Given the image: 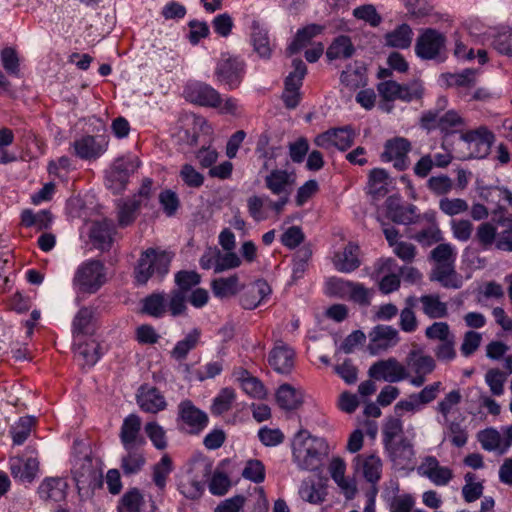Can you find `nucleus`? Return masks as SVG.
I'll list each match as a JSON object with an SVG mask.
<instances>
[{
  "label": "nucleus",
  "mask_w": 512,
  "mask_h": 512,
  "mask_svg": "<svg viewBox=\"0 0 512 512\" xmlns=\"http://www.w3.org/2000/svg\"><path fill=\"white\" fill-rule=\"evenodd\" d=\"M171 472V458L168 455H164L153 467V482L160 490H163L166 487V480Z\"/></svg>",
  "instance_id": "60"
},
{
  "label": "nucleus",
  "mask_w": 512,
  "mask_h": 512,
  "mask_svg": "<svg viewBox=\"0 0 512 512\" xmlns=\"http://www.w3.org/2000/svg\"><path fill=\"white\" fill-rule=\"evenodd\" d=\"M68 484L64 478L49 477L38 487V494L44 501L60 502L67 496Z\"/></svg>",
  "instance_id": "25"
},
{
  "label": "nucleus",
  "mask_w": 512,
  "mask_h": 512,
  "mask_svg": "<svg viewBox=\"0 0 512 512\" xmlns=\"http://www.w3.org/2000/svg\"><path fill=\"white\" fill-rule=\"evenodd\" d=\"M141 425V418L136 414H129L124 418L119 433L123 448L145 446L146 440L141 435Z\"/></svg>",
  "instance_id": "19"
},
{
  "label": "nucleus",
  "mask_w": 512,
  "mask_h": 512,
  "mask_svg": "<svg viewBox=\"0 0 512 512\" xmlns=\"http://www.w3.org/2000/svg\"><path fill=\"white\" fill-rule=\"evenodd\" d=\"M446 38L436 29L427 28L418 36L415 53L422 60L437 59L445 48Z\"/></svg>",
  "instance_id": "11"
},
{
  "label": "nucleus",
  "mask_w": 512,
  "mask_h": 512,
  "mask_svg": "<svg viewBox=\"0 0 512 512\" xmlns=\"http://www.w3.org/2000/svg\"><path fill=\"white\" fill-rule=\"evenodd\" d=\"M201 276L196 271L181 270L175 274V290L187 295L192 288L199 285Z\"/></svg>",
  "instance_id": "52"
},
{
  "label": "nucleus",
  "mask_w": 512,
  "mask_h": 512,
  "mask_svg": "<svg viewBox=\"0 0 512 512\" xmlns=\"http://www.w3.org/2000/svg\"><path fill=\"white\" fill-rule=\"evenodd\" d=\"M369 338L368 350L372 355H377L399 342L398 331L389 325L375 326L369 333Z\"/></svg>",
  "instance_id": "15"
},
{
  "label": "nucleus",
  "mask_w": 512,
  "mask_h": 512,
  "mask_svg": "<svg viewBox=\"0 0 512 512\" xmlns=\"http://www.w3.org/2000/svg\"><path fill=\"white\" fill-rule=\"evenodd\" d=\"M398 486L395 487L393 492H388L383 495L388 504L390 512H411L415 501L410 494L397 495Z\"/></svg>",
  "instance_id": "45"
},
{
  "label": "nucleus",
  "mask_w": 512,
  "mask_h": 512,
  "mask_svg": "<svg viewBox=\"0 0 512 512\" xmlns=\"http://www.w3.org/2000/svg\"><path fill=\"white\" fill-rule=\"evenodd\" d=\"M185 98L204 107H219L222 99L220 93L212 86L203 82L188 83L184 89Z\"/></svg>",
  "instance_id": "13"
},
{
  "label": "nucleus",
  "mask_w": 512,
  "mask_h": 512,
  "mask_svg": "<svg viewBox=\"0 0 512 512\" xmlns=\"http://www.w3.org/2000/svg\"><path fill=\"white\" fill-rule=\"evenodd\" d=\"M357 465H361L364 478L371 484H376L381 477L382 462L374 454L361 460V456L356 458Z\"/></svg>",
  "instance_id": "44"
},
{
  "label": "nucleus",
  "mask_w": 512,
  "mask_h": 512,
  "mask_svg": "<svg viewBox=\"0 0 512 512\" xmlns=\"http://www.w3.org/2000/svg\"><path fill=\"white\" fill-rule=\"evenodd\" d=\"M325 30V26L320 24H309L301 29H299L294 37V40L289 44L287 48V52L290 55L298 53L308 44H310L311 40L322 34Z\"/></svg>",
  "instance_id": "32"
},
{
  "label": "nucleus",
  "mask_w": 512,
  "mask_h": 512,
  "mask_svg": "<svg viewBox=\"0 0 512 512\" xmlns=\"http://www.w3.org/2000/svg\"><path fill=\"white\" fill-rule=\"evenodd\" d=\"M10 473L14 479L21 482H32L39 470V461L36 457L14 456L9 459Z\"/></svg>",
  "instance_id": "23"
},
{
  "label": "nucleus",
  "mask_w": 512,
  "mask_h": 512,
  "mask_svg": "<svg viewBox=\"0 0 512 512\" xmlns=\"http://www.w3.org/2000/svg\"><path fill=\"white\" fill-rule=\"evenodd\" d=\"M411 149V142L407 138L396 136L386 140L380 159L384 163L391 162L396 170L404 171L410 165L408 154Z\"/></svg>",
  "instance_id": "9"
},
{
  "label": "nucleus",
  "mask_w": 512,
  "mask_h": 512,
  "mask_svg": "<svg viewBox=\"0 0 512 512\" xmlns=\"http://www.w3.org/2000/svg\"><path fill=\"white\" fill-rule=\"evenodd\" d=\"M386 215L396 224L408 225L415 223L419 216L413 204L402 205L397 196H389L385 201Z\"/></svg>",
  "instance_id": "17"
},
{
  "label": "nucleus",
  "mask_w": 512,
  "mask_h": 512,
  "mask_svg": "<svg viewBox=\"0 0 512 512\" xmlns=\"http://www.w3.org/2000/svg\"><path fill=\"white\" fill-rule=\"evenodd\" d=\"M423 313L430 319L445 318L448 315L447 303L440 300L439 295H422L419 298Z\"/></svg>",
  "instance_id": "40"
},
{
  "label": "nucleus",
  "mask_w": 512,
  "mask_h": 512,
  "mask_svg": "<svg viewBox=\"0 0 512 512\" xmlns=\"http://www.w3.org/2000/svg\"><path fill=\"white\" fill-rule=\"evenodd\" d=\"M211 288L214 295L218 298H227L235 295L239 291V278L232 275L227 278H217L211 282Z\"/></svg>",
  "instance_id": "46"
},
{
  "label": "nucleus",
  "mask_w": 512,
  "mask_h": 512,
  "mask_svg": "<svg viewBox=\"0 0 512 512\" xmlns=\"http://www.w3.org/2000/svg\"><path fill=\"white\" fill-rule=\"evenodd\" d=\"M440 211L450 217L466 213L469 210L468 202L462 198L443 197L439 200Z\"/></svg>",
  "instance_id": "58"
},
{
  "label": "nucleus",
  "mask_w": 512,
  "mask_h": 512,
  "mask_svg": "<svg viewBox=\"0 0 512 512\" xmlns=\"http://www.w3.org/2000/svg\"><path fill=\"white\" fill-rule=\"evenodd\" d=\"M201 338V330L193 328L184 339L178 341L170 352V356L177 362L184 361L189 352L197 347Z\"/></svg>",
  "instance_id": "35"
},
{
  "label": "nucleus",
  "mask_w": 512,
  "mask_h": 512,
  "mask_svg": "<svg viewBox=\"0 0 512 512\" xmlns=\"http://www.w3.org/2000/svg\"><path fill=\"white\" fill-rule=\"evenodd\" d=\"M144 446L124 448L121 458V469L126 476L138 474L146 464Z\"/></svg>",
  "instance_id": "28"
},
{
  "label": "nucleus",
  "mask_w": 512,
  "mask_h": 512,
  "mask_svg": "<svg viewBox=\"0 0 512 512\" xmlns=\"http://www.w3.org/2000/svg\"><path fill=\"white\" fill-rule=\"evenodd\" d=\"M144 430L156 449L164 450L167 447L166 432L156 421L146 423Z\"/></svg>",
  "instance_id": "63"
},
{
  "label": "nucleus",
  "mask_w": 512,
  "mask_h": 512,
  "mask_svg": "<svg viewBox=\"0 0 512 512\" xmlns=\"http://www.w3.org/2000/svg\"><path fill=\"white\" fill-rule=\"evenodd\" d=\"M75 359L82 368H92L101 358V345L95 340L78 343L74 350Z\"/></svg>",
  "instance_id": "26"
},
{
  "label": "nucleus",
  "mask_w": 512,
  "mask_h": 512,
  "mask_svg": "<svg viewBox=\"0 0 512 512\" xmlns=\"http://www.w3.org/2000/svg\"><path fill=\"white\" fill-rule=\"evenodd\" d=\"M460 138L468 144L470 155L473 158L481 159L489 154L495 137L486 127H479L476 130L462 133Z\"/></svg>",
  "instance_id": "14"
},
{
  "label": "nucleus",
  "mask_w": 512,
  "mask_h": 512,
  "mask_svg": "<svg viewBox=\"0 0 512 512\" xmlns=\"http://www.w3.org/2000/svg\"><path fill=\"white\" fill-rule=\"evenodd\" d=\"M478 440L481 443L483 449L487 451H497L498 454H505L509 447L510 442H505L502 445V436L495 429H486L478 434Z\"/></svg>",
  "instance_id": "42"
},
{
  "label": "nucleus",
  "mask_w": 512,
  "mask_h": 512,
  "mask_svg": "<svg viewBox=\"0 0 512 512\" xmlns=\"http://www.w3.org/2000/svg\"><path fill=\"white\" fill-rule=\"evenodd\" d=\"M278 405L287 411L296 410L303 403V393L290 384H282L276 392Z\"/></svg>",
  "instance_id": "34"
},
{
  "label": "nucleus",
  "mask_w": 512,
  "mask_h": 512,
  "mask_svg": "<svg viewBox=\"0 0 512 512\" xmlns=\"http://www.w3.org/2000/svg\"><path fill=\"white\" fill-rule=\"evenodd\" d=\"M141 206V201L135 195L133 198L118 203V220L121 226L131 224L136 217V212Z\"/></svg>",
  "instance_id": "49"
},
{
  "label": "nucleus",
  "mask_w": 512,
  "mask_h": 512,
  "mask_svg": "<svg viewBox=\"0 0 512 512\" xmlns=\"http://www.w3.org/2000/svg\"><path fill=\"white\" fill-rule=\"evenodd\" d=\"M403 435V423L399 418H388L382 428L383 445L384 447L392 444L397 437Z\"/></svg>",
  "instance_id": "62"
},
{
  "label": "nucleus",
  "mask_w": 512,
  "mask_h": 512,
  "mask_svg": "<svg viewBox=\"0 0 512 512\" xmlns=\"http://www.w3.org/2000/svg\"><path fill=\"white\" fill-rule=\"evenodd\" d=\"M34 423V417L24 416L11 428L12 440L15 445H21L27 440Z\"/></svg>",
  "instance_id": "57"
},
{
  "label": "nucleus",
  "mask_w": 512,
  "mask_h": 512,
  "mask_svg": "<svg viewBox=\"0 0 512 512\" xmlns=\"http://www.w3.org/2000/svg\"><path fill=\"white\" fill-rule=\"evenodd\" d=\"M265 187L274 195H290L294 185V175L283 169H272L264 177Z\"/></svg>",
  "instance_id": "24"
},
{
  "label": "nucleus",
  "mask_w": 512,
  "mask_h": 512,
  "mask_svg": "<svg viewBox=\"0 0 512 512\" xmlns=\"http://www.w3.org/2000/svg\"><path fill=\"white\" fill-rule=\"evenodd\" d=\"M251 29V42L254 51L261 58L268 59L271 56L272 49L267 30L262 28L257 21H253Z\"/></svg>",
  "instance_id": "41"
},
{
  "label": "nucleus",
  "mask_w": 512,
  "mask_h": 512,
  "mask_svg": "<svg viewBox=\"0 0 512 512\" xmlns=\"http://www.w3.org/2000/svg\"><path fill=\"white\" fill-rule=\"evenodd\" d=\"M94 310L91 307H82L76 313L72 322V334L74 338L91 334L93 325Z\"/></svg>",
  "instance_id": "38"
},
{
  "label": "nucleus",
  "mask_w": 512,
  "mask_h": 512,
  "mask_svg": "<svg viewBox=\"0 0 512 512\" xmlns=\"http://www.w3.org/2000/svg\"><path fill=\"white\" fill-rule=\"evenodd\" d=\"M236 400L235 390L231 387H225L220 390L217 396L213 399L211 405V412L214 415H222L232 408V404Z\"/></svg>",
  "instance_id": "48"
},
{
  "label": "nucleus",
  "mask_w": 512,
  "mask_h": 512,
  "mask_svg": "<svg viewBox=\"0 0 512 512\" xmlns=\"http://www.w3.org/2000/svg\"><path fill=\"white\" fill-rule=\"evenodd\" d=\"M255 154L257 159L261 161V167L259 169V174H261L264 171L277 169L276 159L283 154V148L281 146L270 145L269 135L263 133L257 140Z\"/></svg>",
  "instance_id": "20"
},
{
  "label": "nucleus",
  "mask_w": 512,
  "mask_h": 512,
  "mask_svg": "<svg viewBox=\"0 0 512 512\" xmlns=\"http://www.w3.org/2000/svg\"><path fill=\"white\" fill-rule=\"evenodd\" d=\"M142 313L161 318L167 312V297L164 292L152 293L142 300Z\"/></svg>",
  "instance_id": "39"
},
{
  "label": "nucleus",
  "mask_w": 512,
  "mask_h": 512,
  "mask_svg": "<svg viewBox=\"0 0 512 512\" xmlns=\"http://www.w3.org/2000/svg\"><path fill=\"white\" fill-rule=\"evenodd\" d=\"M355 132L351 126L331 128L314 139V144L323 149L337 148L340 151L348 150L354 143Z\"/></svg>",
  "instance_id": "12"
},
{
  "label": "nucleus",
  "mask_w": 512,
  "mask_h": 512,
  "mask_svg": "<svg viewBox=\"0 0 512 512\" xmlns=\"http://www.w3.org/2000/svg\"><path fill=\"white\" fill-rule=\"evenodd\" d=\"M106 282L104 264L99 260L90 259L83 262L75 271L72 284L80 293L94 294Z\"/></svg>",
  "instance_id": "3"
},
{
  "label": "nucleus",
  "mask_w": 512,
  "mask_h": 512,
  "mask_svg": "<svg viewBox=\"0 0 512 512\" xmlns=\"http://www.w3.org/2000/svg\"><path fill=\"white\" fill-rule=\"evenodd\" d=\"M113 233L114 224L112 221L104 219L93 223L90 238L97 248L104 251L111 247Z\"/></svg>",
  "instance_id": "31"
},
{
  "label": "nucleus",
  "mask_w": 512,
  "mask_h": 512,
  "mask_svg": "<svg viewBox=\"0 0 512 512\" xmlns=\"http://www.w3.org/2000/svg\"><path fill=\"white\" fill-rule=\"evenodd\" d=\"M74 153L83 160L99 158L107 148V141L103 136L86 135L73 142Z\"/></svg>",
  "instance_id": "18"
},
{
  "label": "nucleus",
  "mask_w": 512,
  "mask_h": 512,
  "mask_svg": "<svg viewBox=\"0 0 512 512\" xmlns=\"http://www.w3.org/2000/svg\"><path fill=\"white\" fill-rule=\"evenodd\" d=\"M431 281H437L444 288L459 289L463 285L462 276L455 270V264L434 267L430 275Z\"/></svg>",
  "instance_id": "30"
},
{
  "label": "nucleus",
  "mask_w": 512,
  "mask_h": 512,
  "mask_svg": "<svg viewBox=\"0 0 512 512\" xmlns=\"http://www.w3.org/2000/svg\"><path fill=\"white\" fill-rule=\"evenodd\" d=\"M328 454L324 438L311 435L306 429L299 430L292 439L293 462L300 470H317Z\"/></svg>",
  "instance_id": "1"
},
{
  "label": "nucleus",
  "mask_w": 512,
  "mask_h": 512,
  "mask_svg": "<svg viewBox=\"0 0 512 512\" xmlns=\"http://www.w3.org/2000/svg\"><path fill=\"white\" fill-rule=\"evenodd\" d=\"M140 161L134 155H126L115 159L106 171L105 185L113 194L123 192L129 182V178L139 168Z\"/></svg>",
  "instance_id": "5"
},
{
  "label": "nucleus",
  "mask_w": 512,
  "mask_h": 512,
  "mask_svg": "<svg viewBox=\"0 0 512 512\" xmlns=\"http://www.w3.org/2000/svg\"><path fill=\"white\" fill-rule=\"evenodd\" d=\"M71 464V473L79 491L98 486L101 475L93 464L92 449L84 441H74Z\"/></svg>",
  "instance_id": "2"
},
{
  "label": "nucleus",
  "mask_w": 512,
  "mask_h": 512,
  "mask_svg": "<svg viewBox=\"0 0 512 512\" xmlns=\"http://www.w3.org/2000/svg\"><path fill=\"white\" fill-rule=\"evenodd\" d=\"M244 73V61L230 54H222L215 68L217 81L227 85L229 89H235L240 85Z\"/></svg>",
  "instance_id": "8"
},
{
  "label": "nucleus",
  "mask_w": 512,
  "mask_h": 512,
  "mask_svg": "<svg viewBox=\"0 0 512 512\" xmlns=\"http://www.w3.org/2000/svg\"><path fill=\"white\" fill-rule=\"evenodd\" d=\"M385 45L392 48L407 49L410 47L413 39L412 28L403 23L384 36Z\"/></svg>",
  "instance_id": "36"
},
{
  "label": "nucleus",
  "mask_w": 512,
  "mask_h": 512,
  "mask_svg": "<svg viewBox=\"0 0 512 512\" xmlns=\"http://www.w3.org/2000/svg\"><path fill=\"white\" fill-rule=\"evenodd\" d=\"M295 352L284 342H278L270 351L268 362L279 374L288 375L294 368Z\"/></svg>",
  "instance_id": "21"
},
{
  "label": "nucleus",
  "mask_w": 512,
  "mask_h": 512,
  "mask_svg": "<svg viewBox=\"0 0 512 512\" xmlns=\"http://www.w3.org/2000/svg\"><path fill=\"white\" fill-rule=\"evenodd\" d=\"M154 502L145 496L138 488H131L120 498L117 510L118 512H153L155 510Z\"/></svg>",
  "instance_id": "22"
},
{
  "label": "nucleus",
  "mask_w": 512,
  "mask_h": 512,
  "mask_svg": "<svg viewBox=\"0 0 512 512\" xmlns=\"http://www.w3.org/2000/svg\"><path fill=\"white\" fill-rule=\"evenodd\" d=\"M209 423L207 413L185 399L177 406L176 424L180 432L189 435H199Z\"/></svg>",
  "instance_id": "6"
},
{
  "label": "nucleus",
  "mask_w": 512,
  "mask_h": 512,
  "mask_svg": "<svg viewBox=\"0 0 512 512\" xmlns=\"http://www.w3.org/2000/svg\"><path fill=\"white\" fill-rule=\"evenodd\" d=\"M497 225L503 229L498 232L496 248L512 252V216L499 218Z\"/></svg>",
  "instance_id": "50"
},
{
  "label": "nucleus",
  "mask_w": 512,
  "mask_h": 512,
  "mask_svg": "<svg viewBox=\"0 0 512 512\" xmlns=\"http://www.w3.org/2000/svg\"><path fill=\"white\" fill-rule=\"evenodd\" d=\"M391 183L388 172L383 168H374L368 175V192L375 198L384 197Z\"/></svg>",
  "instance_id": "37"
},
{
  "label": "nucleus",
  "mask_w": 512,
  "mask_h": 512,
  "mask_svg": "<svg viewBox=\"0 0 512 512\" xmlns=\"http://www.w3.org/2000/svg\"><path fill=\"white\" fill-rule=\"evenodd\" d=\"M269 197L253 195L247 199V209L250 217L255 222H261L268 218L266 206Z\"/></svg>",
  "instance_id": "54"
},
{
  "label": "nucleus",
  "mask_w": 512,
  "mask_h": 512,
  "mask_svg": "<svg viewBox=\"0 0 512 512\" xmlns=\"http://www.w3.org/2000/svg\"><path fill=\"white\" fill-rule=\"evenodd\" d=\"M158 199L162 210L167 217H173L181 206L177 193L171 189L161 191Z\"/></svg>",
  "instance_id": "61"
},
{
  "label": "nucleus",
  "mask_w": 512,
  "mask_h": 512,
  "mask_svg": "<svg viewBox=\"0 0 512 512\" xmlns=\"http://www.w3.org/2000/svg\"><path fill=\"white\" fill-rule=\"evenodd\" d=\"M406 364L415 374H430L436 367L433 357L424 354L420 349H413L408 353Z\"/></svg>",
  "instance_id": "33"
},
{
  "label": "nucleus",
  "mask_w": 512,
  "mask_h": 512,
  "mask_svg": "<svg viewBox=\"0 0 512 512\" xmlns=\"http://www.w3.org/2000/svg\"><path fill=\"white\" fill-rule=\"evenodd\" d=\"M443 77L450 87L471 88L476 84V71L473 69H465L461 73H448Z\"/></svg>",
  "instance_id": "56"
},
{
  "label": "nucleus",
  "mask_w": 512,
  "mask_h": 512,
  "mask_svg": "<svg viewBox=\"0 0 512 512\" xmlns=\"http://www.w3.org/2000/svg\"><path fill=\"white\" fill-rule=\"evenodd\" d=\"M456 256L455 248L450 243H441L430 253L431 259L436 263L435 267L455 264Z\"/></svg>",
  "instance_id": "53"
},
{
  "label": "nucleus",
  "mask_w": 512,
  "mask_h": 512,
  "mask_svg": "<svg viewBox=\"0 0 512 512\" xmlns=\"http://www.w3.org/2000/svg\"><path fill=\"white\" fill-rule=\"evenodd\" d=\"M137 404L143 412L156 414L167 407L164 395L154 386L141 385L136 394Z\"/></svg>",
  "instance_id": "16"
},
{
  "label": "nucleus",
  "mask_w": 512,
  "mask_h": 512,
  "mask_svg": "<svg viewBox=\"0 0 512 512\" xmlns=\"http://www.w3.org/2000/svg\"><path fill=\"white\" fill-rule=\"evenodd\" d=\"M391 461L400 467L407 466L414 457L413 445L402 437L398 442H394L384 447Z\"/></svg>",
  "instance_id": "29"
},
{
  "label": "nucleus",
  "mask_w": 512,
  "mask_h": 512,
  "mask_svg": "<svg viewBox=\"0 0 512 512\" xmlns=\"http://www.w3.org/2000/svg\"><path fill=\"white\" fill-rule=\"evenodd\" d=\"M368 375L377 381L397 383L408 379L410 373L406 366L396 358L390 357L373 363L368 370Z\"/></svg>",
  "instance_id": "10"
},
{
  "label": "nucleus",
  "mask_w": 512,
  "mask_h": 512,
  "mask_svg": "<svg viewBox=\"0 0 512 512\" xmlns=\"http://www.w3.org/2000/svg\"><path fill=\"white\" fill-rule=\"evenodd\" d=\"M450 227L453 237L460 242H467L471 239L474 226L468 219H452Z\"/></svg>",
  "instance_id": "64"
},
{
  "label": "nucleus",
  "mask_w": 512,
  "mask_h": 512,
  "mask_svg": "<svg viewBox=\"0 0 512 512\" xmlns=\"http://www.w3.org/2000/svg\"><path fill=\"white\" fill-rule=\"evenodd\" d=\"M179 177L183 184L191 189H199L203 186L205 177L190 163H184L179 170Z\"/></svg>",
  "instance_id": "51"
},
{
  "label": "nucleus",
  "mask_w": 512,
  "mask_h": 512,
  "mask_svg": "<svg viewBox=\"0 0 512 512\" xmlns=\"http://www.w3.org/2000/svg\"><path fill=\"white\" fill-rule=\"evenodd\" d=\"M493 48L500 54L512 57V29L501 28L493 37Z\"/></svg>",
  "instance_id": "59"
},
{
  "label": "nucleus",
  "mask_w": 512,
  "mask_h": 512,
  "mask_svg": "<svg viewBox=\"0 0 512 512\" xmlns=\"http://www.w3.org/2000/svg\"><path fill=\"white\" fill-rule=\"evenodd\" d=\"M464 125V119L455 110H448L442 114H439V111H425L420 118V126L423 129L440 130L445 134L458 132Z\"/></svg>",
  "instance_id": "7"
},
{
  "label": "nucleus",
  "mask_w": 512,
  "mask_h": 512,
  "mask_svg": "<svg viewBox=\"0 0 512 512\" xmlns=\"http://www.w3.org/2000/svg\"><path fill=\"white\" fill-rule=\"evenodd\" d=\"M498 231L491 222H482L476 228L474 241L478 243L482 249L487 250L493 244H497Z\"/></svg>",
  "instance_id": "47"
},
{
  "label": "nucleus",
  "mask_w": 512,
  "mask_h": 512,
  "mask_svg": "<svg viewBox=\"0 0 512 512\" xmlns=\"http://www.w3.org/2000/svg\"><path fill=\"white\" fill-rule=\"evenodd\" d=\"M171 256L167 252H157L147 249L142 253L135 268V279L139 284H145L154 274L163 278L169 271Z\"/></svg>",
  "instance_id": "4"
},
{
  "label": "nucleus",
  "mask_w": 512,
  "mask_h": 512,
  "mask_svg": "<svg viewBox=\"0 0 512 512\" xmlns=\"http://www.w3.org/2000/svg\"><path fill=\"white\" fill-rule=\"evenodd\" d=\"M355 52L351 39L346 35H340L334 39L326 51L329 60L347 59Z\"/></svg>",
  "instance_id": "43"
},
{
  "label": "nucleus",
  "mask_w": 512,
  "mask_h": 512,
  "mask_svg": "<svg viewBox=\"0 0 512 512\" xmlns=\"http://www.w3.org/2000/svg\"><path fill=\"white\" fill-rule=\"evenodd\" d=\"M416 299L413 296H409L406 299V307L400 312L399 325L402 331L406 333L414 332L418 327V321L413 311Z\"/></svg>",
  "instance_id": "55"
},
{
  "label": "nucleus",
  "mask_w": 512,
  "mask_h": 512,
  "mask_svg": "<svg viewBox=\"0 0 512 512\" xmlns=\"http://www.w3.org/2000/svg\"><path fill=\"white\" fill-rule=\"evenodd\" d=\"M359 246L355 243H348L342 252L334 255L333 263L335 268L342 273H351L360 267Z\"/></svg>",
  "instance_id": "27"
}]
</instances>
